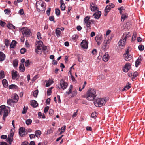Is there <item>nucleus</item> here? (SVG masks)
<instances>
[{
    "label": "nucleus",
    "mask_w": 145,
    "mask_h": 145,
    "mask_svg": "<svg viewBox=\"0 0 145 145\" xmlns=\"http://www.w3.org/2000/svg\"><path fill=\"white\" fill-rule=\"evenodd\" d=\"M96 96V90L93 88H91L89 89L85 97L88 100L93 101Z\"/></svg>",
    "instance_id": "1"
},
{
    "label": "nucleus",
    "mask_w": 145,
    "mask_h": 145,
    "mask_svg": "<svg viewBox=\"0 0 145 145\" xmlns=\"http://www.w3.org/2000/svg\"><path fill=\"white\" fill-rule=\"evenodd\" d=\"M108 100L107 97L105 98H98L94 102L95 105L96 107H101L105 105Z\"/></svg>",
    "instance_id": "2"
},
{
    "label": "nucleus",
    "mask_w": 145,
    "mask_h": 145,
    "mask_svg": "<svg viewBox=\"0 0 145 145\" xmlns=\"http://www.w3.org/2000/svg\"><path fill=\"white\" fill-rule=\"evenodd\" d=\"M20 31L24 36L28 37L31 34V32L30 30L27 27H23L21 29Z\"/></svg>",
    "instance_id": "3"
},
{
    "label": "nucleus",
    "mask_w": 145,
    "mask_h": 145,
    "mask_svg": "<svg viewBox=\"0 0 145 145\" xmlns=\"http://www.w3.org/2000/svg\"><path fill=\"white\" fill-rule=\"evenodd\" d=\"M19 133L20 136L21 135L22 136L23 135H26L27 134V132L25 128L21 127L19 129Z\"/></svg>",
    "instance_id": "4"
},
{
    "label": "nucleus",
    "mask_w": 145,
    "mask_h": 145,
    "mask_svg": "<svg viewBox=\"0 0 145 145\" xmlns=\"http://www.w3.org/2000/svg\"><path fill=\"white\" fill-rule=\"evenodd\" d=\"M110 42V40L108 39L106 41H104L103 42V46L102 47V49L104 51L106 50V48H108V45L109 44Z\"/></svg>",
    "instance_id": "5"
},
{
    "label": "nucleus",
    "mask_w": 145,
    "mask_h": 145,
    "mask_svg": "<svg viewBox=\"0 0 145 145\" xmlns=\"http://www.w3.org/2000/svg\"><path fill=\"white\" fill-rule=\"evenodd\" d=\"M102 35L101 34L97 35L95 38V40L96 41L97 44L99 46L102 42Z\"/></svg>",
    "instance_id": "6"
},
{
    "label": "nucleus",
    "mask_w": 145,
    "mask_h": 145,
    "mask_svg": "<svg viewBox=\"0 0 145 145\" xmlns=\"http://www.w3.org/2000/svg\"><path fill=\"white\" fill-rule=\"evenodd\" d=\"M60 85L61 88L64 90L67 88L68 85V84L63 79H61L60 82Z\"/></svg>",
    "instance_id": "7"
},
{
    "label": "nucleus",
    "mask_w": 145,
    "mask_h": 145,
    "mask_svg": "<svg viewBox=\"0 0 145 145\" xmlns=\"http://www.w3.org/2000/svg\"><path fill=\"white\" fill-rule=\"evenodd\" d=\"M1 137V138L3 139H6V141L10 144H11L13 140V137Z\"/></svg>",
    "instance_id": "8"
},
{
    "label": "nucleus",
    "mask_w": 145,
    "mask_h": 145,
    "mask_svg": "<svg viewBox=\"0 0 145 145\" xmlns=\"http://www.w3.org/2000/svg\"><path fill=\"white\" fill-rule=\"evenodd\" d=\"M12 79H18L19 77V74H17V71L14 70L12 71Z\"/></svg>",
    "instance_id": "9"
},
{
    "label": "nucleus",
    "mask_w": 145,
    "mask_h": 145,
    "mask_svg": "<svg viewBox=\"0 0 145 145\" xmlns=\"http://www.w3.org/2000/svg\"><path fill=\"white\" fill-rule=\"evenodd\" d=\"M131 67L130 64L129 63H127L125 65L123 69V71L124 72H127L130 69Z\"/></svg>",
    "instance_id": "10"
},
{
    "label": "nucleus",
    "mask_w": 145,
    "mask_h": 145,
    "mask_svg": "<svg viewBox=\"0 0 145 145\" xmlns=\"http://www.w3.org/2000/svg\"><path fill=\"white\" fill-rule=\"evenodd\" d=\"M90 8L92 11L94 12L98 9V7L96 4L91 3L90 4Z\"/></svg>",
    "instance_id": "11"
},
{
    "label": "nucleus",
    "mask_w": 145,
    "mask_h": 145,
    "mask_svg": "<svg viewBox=\"0 0 145 145\" xmlns=\"http://www.w3.org/2000/svg\"><path fill=\"white\" fill-rule=\"evenodd\" d=\"M101 14L100 11H97L93 15V17L96 19H98L101 16Z\"/></svg>",
    "instance_id": "12"
},
{
    "label": "nucleus",
    "mask_w": 145,
    "mask_h": 145,
    "mask_svg": "<svg viewBox=\"0 0 145 145\" xmlns=\"http://www.w3.org/2000/svg\"><path fill=\"white\" fill-rule=\"evenodd\" d=\"M126 40L123 38L121 39L118 42V44L119 46H124L125 45Z\"/></svg>",
    "instance_id": "13"
},
{
    "label": "nucleus",
    "mask_w": 145,
    "mask_h": 145,
    "mask_svg": "<svg viewBox=\"0 0 145 145\" xmlns=\"http://www.w3.org/2000/svg\"><path fill=\"white\" fill-rule=\"evenodd\" d=\"M81 47L85 49L87 48H88V44L85 40H83L81 43Z\"/></svg>",
    "instance_id": "14"
},
{
    "label": "nucleus",
    "mask_w": 145,
    "mask_h": 145,
    "mask_svg": "<svg viewBox=\"0 0 145 145\" xmlns=\"http://www.w3.org/2000/svg\"><path fill=\"white\" fill-rule=\"evenodd\" d=\"M109 56L108 52H106L103 56L102 59L104 61H107L109 59Z\"/></svg>",
    "instance_id": "15"
},
{
    "label": "nucleus",
    "mask_w": 145,
    "mask_h": 145,
    "mask_svg": "<svg viewBox=\"0 0 145 145\" xmlns=\"http://www.w3.org/2000/svg\"><path fill=\"white\" fill-rule=\"evenodd\" d=\"M111 8L108 5H107L106 7L105 10V16H106L108 13L110 12L111 9Z\"/></svg>",
    "instance_id": "16"
},
{
    "label": "nucleus",
    "mask_w": 145,
    "mask_h": 145,
    "mask_svg": "<svg viewBox=\"0 0 145 145\" xmlns=\"http://www.w3.org/2000/svg\"><path fill=\"white\" fill-rule=\"evenodd\" d=\"M31 106L33 107H36L38 105L37 102L35 100H32L31 101Z\"/></svg>",
    "instance_id": "17"
},
{
    "label": "nucleus",
    "mask_w": 145,
    "mask_h": 145,
    "mask_svg": "<svg viewBox=\"0 0 145 145\" xmlns=\"http://www.w3.org/2000/svg\"><path fill=\"white\" fill-rule=\"evenodd\" d=\"M124 56L125 59L126 61H129L131 59V56L130 54H124Z\"/></svg>",
    "instance_id": "18"
},
{
    "label": "nucleus",
    "mask_w": 145,
    "mask_h": 145,
    "mask_svg": "<svg viewBox=\"0 0 145 145\" xmlns=\"http://www.w3.org/2000/svg\"><path fill=\"white\" fill-rule=\"evenodd\" d=\"M66 128V126H64L61 127V129L60 128L58 129V132L59 133V135L61 134L63 132H64Z\"/></svg>",
    "instance_id": "19"
},
{
    "label": "nucleus",
    "mask_w": 145,
    "mask_h": 145,
    "mask_svg": "<svg viewBox=\"0 0 145 145\" xmlns=\"http://www.w3.org/2000/svg\"><path fill=\"white\" fill-rule=\"evenodd\" d=\"M73 88V86L72 85H71L70 86V87H69V91L68 92H66L65 93V94L66 95H69L71 93L72 91V89Z\"/></svg>",
    "instance_id": "20"
},
{
    "label": "nucleus",
    "mask_w": 145,
    "mask_h": 145,
    "mask_svg": "<svg viewBox=\"0 0 145 145\" xmlns=\"http://www.w3.org/2000/svg\"><path fill=\"white\" fill-rule=\"evenodd\" d=\"M5 55L2 52H0V61H2L5 60Z\"/></svg>",
    "instance_id": "21"
},
{
    "label": "nucleus",
    "mask_w": 145,
    "mask_h": 145,
    "mask_svg": "<svg viewBox=\"0 0 145 145\" xmlns=\"http://www.w3.org/2000/svg\"><path fill=\"white\" fill-rule=\"evenodd\" d=\"M43 44V43L41 41H38V45L37 46V48H38V49L41 50V48L42 44Z\"/></svg>",
    "instance_id": "22"
},
{
    "label": "nucleus",
    "mask_w": 145,
    "mask_h": 145,
    "mask_svg": "<svg viewBox=\"0 0 145 145\" xmlns=\"http://www.w3.org/2000/svg\"><path fill=\"white\" fill-rule=\"evenodd\" d=\"M141 57H139L138 59L136 61L135 66L136 67H138V66L140 63L141 61Z\"/></svg>",
    "instance_id": "23"
},
{
    "label": "nucleus",
    "mask_w": 145,
    "mask_h": 145,
    "mask_svg": "<svg viewBox=\"0 0 145 145\" xmlns=\"http://www.w3.org/2000/svg\"><path fill=\"white\" fill-rule=\"evenodd\" d=\"M2 83L3 86L5 88H7L8 86V84L7 81L5 79H4L2 80Z\"/></svg>",
    "instance_id": "24"
},
{
    "label": "nucleus",
    "mask_w": 145,
    "mask_h": 145,
    "mask_svg": "<svg viewBox=\"0 0 145 145\" xmlns=\"http://www.w3.org/2000/svg\"><path fill=\"white\" fill-rule=\"evenodd\" d=\"M60 29V28H57L56 29V34L58 37L60 36V35L61 34Z\"/></svg>",
    "instance_id": "25"
},
{
    "label": "nucleus",
    "mask_w": 145,
    "mask_h": 145,
    "mask_svg": "<svg viewBox=\"0 0 145 145\" xmlns=\"http://www.w3.org/2000/svg\"><path fill=\"white\" fill-rule=\"evenodd\" d=\"M127 17L128 15L127 13L122 14L121 17V21L123 22L125 19Z\"/></svg>",
    "instance_id": "26"
},
{
    "label": "nucleus",
    "mask_w": 145,
    "mask_h": 145,
    "mask_svg": "<svg viewBox=\"0 0 145 145\" xmlns=\"http://www.w3.org/2000/svg\"><path fill=\"white\" fill-rule=\"evenodd\" d=\"M7 27L9 29H15V27L11 23H9L7 25Z\"/></svg>",
    "instance_id": "27"
},
{
    "label": "nucleus",
    "mask_w": 145,
    "mask_h": 145,
    "mask_svg": "<svg viewBox=\"0 0 145 145\" xmlns=\"http://www.w3.org/2000/svg\"><path fill=\"white\" fill-rule=\"evenodd\" d=\"M17 42L16 41L14 40H12V41L11 44H10V48H14Z\"/></svg>",
    "instance_id": "28"
},
{
    "label": "nucleus",
    "mask_w": 145,
    "mask_h": 145,
    "mask_svg": "<svg viewBox=\"0 0 145 145\" xmlns=\"http://www.w3.org/2000/svg\"><path fill=\"white\" fill-rule=\"evenodd\" d=\"M3 113L4 114L8 113V110L7 109L2 110L0 109V115H2Z\"/></svg>",
    "instance_id": "29"
},
{
    "label": "nucleus",
    "mask_w": 145,
    "mask_h": 145,
    "mask_svg": "<svg viewBox=\"0 0 145 145\" xmlns=\"http://www.w3.org/2000/svg\"><path fill=\"white\" fill-rule=\"evenodd\" d=\"M18 96L17 95L15 94L14 95L13 100H14V102H15V103H16L18 101Z\"/></svg>",
    "instance_id": "30"
},
{
    "label": "nucleus",
    "mask_w": 145,
    "mask_h": 145,
    "mask_svg": "<svg viewBox=\"0 0 145 145\" xmlns=\"http://www.w3.org/2000/svg\"><path fill=\"white\" fill-rule=\"evenodd\" d=\"M19 69L22 72H23L25 70L23 64H21L19 66Z\"/></svg>",
    "instance_id": "31"
},
{
    "label": "nucleus",
    "mask_w": 145,
    "mask_h": 145,
    "mask_svg": "<svg viewBox=\"0 0 145 145\" xmlns=\"http://www.w3.org/2000/svg\"><path fill=\"white\" fill-rule=\"evenodd\" d=\"M40 5L42 7V8H43L42 10H41L40 9H39V8H38V6L36 4V6L37 8L39 11H43L44 10H45V9H44V8L45 7L44 3H43L41 4Z\"/></svg>",
    "instance_id": "32"
},
{
    "label": "nucleus",
    "mask_w": 145,
    "mask_h": 145,
    "mask_svg": "<svg viewBox=\"0 0 145 145\" xmlns=\"http://www.w3.org/2000/svg\"><path fill=\"white\" fill-rule=\"evenodd\" d=\"M78 61L79 62H82L83 61V57L81 55H79L78 57Z\"/></svg>",
    "instance_id": "33"
},
{
    "label": "nucleus",
    "mask_w": 145,
    "mask_h": 145,
    "mask_svg": "<svg viewBox=\"0 0 145 145\" xmlns=\"http://www.w3.org/2000/svg\"><path fill=\"white\" fill-rule=\"evenodd\" d=\"M32 122V120L31 119H27L26 121V124L27 125H30Z\"/></svg>",
    "instance_id": "34"
},
{
    "label": "nucleus",
    "mask_w": 145,
    "mask_h": 145,
    "mask_svg": "<svg viewBox=\"0 0 145 145\" xmlns=\"http://www.w3.org/2000/svg\"><path fill=\"white\" fill-rule=\"evenodd\" d=\"M35 136H40L41 135V132L40 130H37L35 131Z\"/></svg>",
    "instance_id": "35"
},
{
    "label": "nucleus",
    "mask_w": 145,
    "mask_h": 145,
    "mask_svg": "<svg viewBox=\"0 0 145 145\" xmlns=\"http://www.w3.org/2000/svg\"><path fill=\"white\" fill-rule=\"evenodd\" d=\"M5 45L7 47H8L10 44V41L9 40L7 39H5Z\"/></svg>",
    "instance_id": "36"
},
{
    "label": "nucleus",
    "mask_w": 145,
    "mask_h": 145,
    "mask_svg": "<svg viewBox=\"0 0 145 145\" xmlns=\"http://www.w3.org/2000/svg\"><path fill=\"white\" fill-rule=\"evenodd\" d=\"M38 116L40 118H45L44 115V114L42 115V113L40 112L38 113Z\"/></svg>",
    "instance_id": "37"
},
{
    "label": "nucleus",
    "mask_w": 145,
    "mask_h": 145,
    "mask_svg": "<svg viewBox=\"0 0 145 145\" xmlns=\"http://www.w3.org/2000/svg\"><path fill=\"white\" fill-rule=\"evenodd\" d=\"M4 73L3 71H0V78H3L4 77Z\"/></svg>",
    "instance_id": "38"
},
{
    "label": "nucleus",
    "mask_w": 145,
    "mask_h": 145,
    "mask_svg": "<svg viewBox=\"0 0 145 145\" xmlns=\"http://www.w3.org/2000/svg\"><path fill=\"white\" fill-rule=\"evenodd\" d=\"M138 73L137 72H135L133 74V77H132V79L133 81L134 80L133 79L135 78L138 76Z\"/></svg>",
    "instance_id": "39"
},
{
    "label": "nucleus",
    "mask_w": 145,
    "mask_h": 145,
    "mask_svg": "<svg viewBox=\"0 0 145 145\" xmlns=\"http://www.w3.org/2000/svg\"><path fill=\"white\" fill-rule=\"evenodd\" d=\"M124 7L123 6H121L120 8H118V10L119 11L120 13L121 14L122 13V10H124V9H123Z\"/></svg>",
    "instance_id": "40"
},
{
    "label": "nucleus",
    "mask_w": 145,
    "mask_h": 145,
    "mask_svg": "<svg viewBox=\"0 0 145 145\" xmlns=\"http://www.w3.org/2000/svg\"><path fill=\"white\" fill-rule=\"evenodd\" d=\"M30 63L29 60H26L25 63V66L27 67H29L30 64Z\"/></svg>",
    "instance_id": "41"
},
{
    "label": "nucleus",
    "mask_w": 145,
    "mask_h": 145,
    "mask_svg": "<svg viewBox=\"0 0 145 145\" xmlns=\"http://www.w3.org/2000/svg\"><path fill=\"white\" fill-rule=\"evenodd\" d=\"M90 18L89 16H87L86 17L84 18V22L85 23L86 22L89 21V19Z\"/></svg>",
    "instance_id": "42"
},
{
    "label": "nucleus",
    "mask_w": 145,
    "mask_h": 145,
    "mask_svg": "<svg viewBox=\"0 0 145 145\" xmlns=\"http://www.w3.org/2000/svg\"><path fill=\"white\" fill-rule=\"evenodd\" d=\"M38 90H36L35 91L33 94V96L35 97H37L38 94Z\"/></svg>",
    "instance_id": "43"
},
{
    "label": "nucleus",
    "mask_w": 145,
    "mask_h": 145,
    "mask_svg": "<svg viewBox=\"0 0 145 145\" xmlns=\"http://www.w3.org/2000/svg\"><path fill=\"white\" fill-rule=\"evenodd\" d=\"M55 13L56 15L59 16L60 14V11L59 9H55Z\"/></svg>",
    "instance_id": "44"
},
{
    "label": "nucleus",
    "mask_w": 145,
    "mask_h": 145,
    "mask_svg": "<svg viewBox=\"0 0 145 145\" xmlns=\"http://www.w3.org/2000/svg\"><path fill=\"white\" fill-rule=\"evenodd\" d=\"M18 65V61L17 60H15L13 61V66L14 67H17Z\"/></svg>",
    "instance_id": "45"
},
{
    "label": "nucleus",
    "mask_w": 145,
    "mask_h": 145,
    "mask_svg": "<svg viewBox=\"0 0 145 145\" xmlns=\"http://www.w3.org/2000/svg\"><path fill=\"white\" fill-rule=\"evenodd\" d=\"M97 113L96 112H94L92 113L91 114V117L92 118L95 119L97 117Z\"/></svg>",
    "instance_id": "46"
},
{
    "label": "nucleus",
    "mask_w": 145,
    "mask_h": 145,
    "mask_svg": "<svg viewBox=\"0 0 145 145\" xmlns=\"http://www.w3.org/2000/svg\"><path fill=\"white\" fill-rule=\"evenodd\" d=\"M138 48L139 50L141 51H142L144 49V47L143 45H139Z\"/></svg>",
    "instance_id": "47"
},
{
    "label": "nucleus",
    "mask_w": 145,
    "mask_h": 145,
    "mask_svg": "<svg viewBox=\"0 0 145 145\" xmlns=\"http://www.w3.org/2000/svg\"><path fill=\"white\" fill-rule=\"evenodd\" d=\"M26 50L25 48H22L20 50V52L21 54H24L26 52Z\"/></svg>",
    "instance_id": "48"
},
{
    "label": "nucleus",
    "mask_w": 145,
    "mask_h": 145,
    "mask_svg": "<svg viewBox=\"0 0 145 145\" xmlns=\"http://www.w3.org/2000/svg\"><path fill=\"white\" fill-rule=\"evenodd\" d=\"M37 37L38 39L40 40L41 39L42 37H41V34L40 32H37Z\"/></svg>",
    "instance_id": "49"
},
{
    "label": "nucleus",
    "mask_w": 145,
    "mask_h": 145,
    "mask_svg": "<svg viewBox=\"0 0 145 145\" xmlns=\"http://www.w3.org/2000/svg\"><path fill=\"white\" fill-rule=\"evenodd\" d=\"M17 86L14 84H12L9 86V88L10 89L16 88Z\"/></svg>",
    "instance_id": "50"
},
{
    "label": "nucleus",
    "mask_w": 145,
    "mask_h": 145,
    "mask_svg": "<svg viewBox=\"0 0 145 145\" xmlns=\"http://www.w3.org/2000/svg\"><path fill=\"white\" fill-rule=\"evenodd\" d=\"M53 81H50V82H46V86L47 87H49L51 84L53 82Z\"/></svg>",
    "instance_id": "51"
},
{
    "label": "nucleus",
    "mask_w": 145,
    "mask_h": 145,
    "mask_svg": "<svg viewBox=\"0 0 145 145\" xmlns=\"http://www.w3.org/2000/svg\"><path fill=\"white\" fill-rule=\"evenodd\" d=\"M136 32H134L133 33V35L132 38V40H134L136 39Z\"/></svg>",
    "instance_id": "52"
},
{
    "label": "nucleus",
    "mask_w": 145,
    "mask_h": 145,
    "mask_svg": "<svg viewBox=\"0 0 145 145\" xmlns=\"http://www.w3.org/2000/svg\"><path fill=\"white\" fill-rule=\"evenodd\" d=\"M13 103H15V102H14V100L13 99H9L7 100V103L8 104H10Z\"/></svg>",
    "instance_id": "53"
},
{
    "label": "nucleus",
    "mask_w": 145,
    "mask_h": 145,
    "mask_svg": "<svg viewBox=\"0 0 145 145\" xmlns=\"http://www.w3.org/2000/svg\"><path fill=\"white\" fill-rule=\"evenodd\" d=\"M27 108H26L25 107V106L23 108V110L22 112V113L23 114H25L26 113V112L27 111Z\"/></svg>",
    "instance_id": "54"
},
{
    "label": "nucleus",
    "mask_w": 145,
    "mask_h": 145,
    "mask_svg": "<svg viewBox=\"0 0 145 145\" xmlns=\"http://www.w3.org/2000/svg\"><path fill=\"white\" fill-rule=\"evenodd\" d=\"M86 26L88 27H90V24L91 22H90L89 21L88 22H86V23H85Z\"/></svg>",
    "instance_id": "55"
},
{
    "label": "nucleus",
    "mask_w": 145,
    "mask_h": 145,
    "mask_svg": "<svg viewBox=\"0 0 145 145\" xmlns=\"http://www.w3.org/2000/svg\"><path fill=\"white\" fill-rule=\"evenodd\" d=\"M51 10V8H50V7L48 8L47 10L46 11V14L48 16H49L50 14Z\"/></svg>",
    "instance_id": "56"
},
{
    "label": "nucleus",
    "mask_w": 145,
    "mask_h": 145,
    "mask_svg": "<svg viewBox=\"0 0 145 145\" xmlns=\"http://www.w3.org/2000/svg\"><path fill=\"white\" fill-rule=\"evenodd\" d=\"M65 8H66V6H65V5H61V6H60V8H61V9L62 10V11H64V10H65Z\"/></svg>",
    "instance_id": "57"
},
{
    "label": "nucleus",
    "mask_w": 145,
    "mask_h": 145,
    "mask_svg": "<svg viewBox=\"0 0 145 145\" xmlns=\"http://www.w3.org/2000/svg\"><path fill=\"white\" fill-rule=\"evenodd\" d=\"M49 20L51 21H53L54 23L55 22V21H54V16H50Z\"/></svg>",
    "instance_id": "58"
},
{
    "label": "nucleus",
    "mask_w": 145,
    "mask_h": 145,
    "mask_svg": "<svg viewBox=\"0 0 145 145\" xmlns=\"http://www.w3.org/2000/svg\"><path fill=\"white\" fill-rule=\"evenodd\" d=\"M24 11L23 9H20L19 12L18 13L20 15H22L24 14Z\"/></svg>",
    "instance_id": "59"
},
{
    "label": "nucleus",
    "mask_w": 145,
    "mask_h": 145,
    "mask_svg": "<svg viewBox=\"0 0 145 145\" xmlns=\"http://www.w3.org/2000/svg\"><path fill=\"white\" fill-rule=\"evenodd\" d=\"M41 50L38 49V48L35 49V52L38 54H40L41 53Z\"/></svg>",
    "instance_id": "60"
},
{
    "label": "nucleus",
    "mask_w": 145,
    "mask_h": 145,
    "mask_svg": "<svg viewBox=\"0 0 145 145\" xmlns=\"http://www.w3.org/2000/svg\"><path fill=\"white\" fill-rule=\"evenodd\" d=\"M5 24H6V23L5 22H4L1 20H0V25L1 26H2V27H4Z\"/></svg>",
    "instance_id": "61"
},
{
    "label": "nucleus",
    "mask_w": 145,
    "mask_h": 145,
    "mask_svg": "<svg viewBox=\"0 0 145 145\" xmlns=\"http://www.w3.org/2000/svg\"><path fill=\"white\" fill-rule=\"evenodd\" d=\"M49 114L51 115H52L54 113V111L52 109H50L49 110Z\"/></svg>",
    "instance_id": "62"
},
{
    "label": "nucleus",
    "mask_w": 145,
    "mask_h": 145,
    "mask_svg": "<svg viewBox=\"0 0 145 145\" xmlns=\"http://www.w3.org/2000/svg\"><path fill=\"white\" fill-rule=\"evenodd\" d=\"M5 13L6 14H9V13H10V11L8 9H6L4 10Z\"/></svg>",
    "instance_id": "63"
},
{
    "label": "nucleus",
    "mask_w": 145,
    "mask_h": 145,
    "mask_svg": "<svg viewBox=\"0 0 145 145\" xmlns=\"http://www.w3.org/2000/svg\"><path fill=\"white\" fill-rule=\"evenodd\" d=\"M21 145H29V142L27 141H24L22 143Z\"/></svg>",
    "instance_id": "64"
}]
</instances>
